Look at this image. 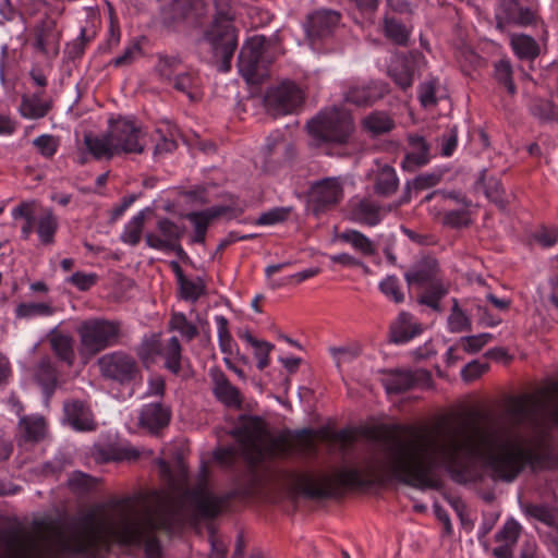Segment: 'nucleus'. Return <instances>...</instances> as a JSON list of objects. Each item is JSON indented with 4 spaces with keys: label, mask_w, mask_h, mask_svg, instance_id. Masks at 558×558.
Here are the masks:
<instances>
[{
    "label": "nucleus",
    "mask_w": 558,
    "mask_h": 558,
    "mask_svg": "<svg viewBox=\"0 0 558 558\" xmlns=\"http://www.w3.org/2000/svg\"><path fill=\"white\" fill-rule=\"evenodd\" d=\"M501 421L460 420L437 430H410L377 437L374 452L362 468H341L335 476L343 486L363 487L397 480L418 489L441 485L438 469L464 478L469 463L480 462L494 481L514 482L526 469L557 464L549 429L558 426V381L536 393L512 397Z\"/></svg>",
    "instance_id": "1"
},
{
    "label": "nucleus",
    "mask_w": 558,
    "mask_h": 558,
    "mask_svg": "<svg viewBox=\"0 0 558 558\" xmlns=\"http://www.w3.org/2000/svg\"><path fill=\"white\" fill-rule=\"evenodd\" d=\"M159 466L166 489L111 499L68 526L52 519H36L25 524L0 518V558L89 556L112 543L144 544L145 558H161L155 537L157 531L170 532L190 517L214 518L227 505L229 496L213 494L205 478L190 490L183 466L175 472L166 462Z\"/></svg>",
    "instance_id": "2"
},
{
    "label": "nucleus",
    "mask_w": 558,
    "mask_h": 558,
    "mask_svg": "<svg viewBox=\"0 0 558 558\" xmlns=\"http://www.w3.org/2000/svg\"><path fill=\"white\" fill-rule=\"evenodd\" d=\"M84 143L95 159L110 160L123 154H142L147 145V134L134 119L118 117L109 120L106 134L85 135Z\"/></svg>",
    "instance_id": "3"
},
{
    "label": "nucleus",
    "mask_w": 558,
    "mask_h": 558,
    "mask_svg": "<svg viewBox=\"0 0 558 558\" xmlns=\"http://www.w3.org/2000/svg\"><path fill=\"white\" fill-rule=\"evenodd\" d=\"M236 436L252 464L277 454L280 447L279 441L269 434L265 422L257 416L244 417L236 428Z\"/></svg>",
    "instance_id": "4"
},
{
    "label": "nucleus",
    "mask_w": 558,
    "mask_h": 558,
    "mask_svg": "<svg viewBox=\"0 0 558 558\" xmlns=\"http://www.w3.org/2000/svg\"><path fill=\"white\" fill-rule=\"evenodd\" d=\"M77 333L80 336L78 353L82 359L89 360L105 349L117 345L122 330L118 322L88 319L80 325Z\"/></svg>",
    "instance_id": "5"
},
{
    "label": "nucleus",
    "mask_w": 558,
    "mask_h": 558,
    "mask_svg": "<svg viewBox=\"0 0 558 558\" xmlns=\"http://www.w3.org/2000/svg\"><path fill=\"white\" fill-rule=\"evenodd\" d=\"M307 130L317 144H344L353 131V121L345 110L332 107L313 118Z\"/></svg>",
    "instance_id": "6"
},
{
    "label": "nucleus",
    "mask_w": 558,
    "mask_h": 558,
    "mask_svg": "<svg viewBox=\"0 0 558 558\" xmlns=\"http://www.w3.org/2000/svg\"><path fill=\"white\" fill-rule=\"evenodd\" d=\"M203 41L210 48L214 59L220 61L219 70L228 72L238 46L231 15L227 12H219L205 31Z\"/></svg>",
    "instance_id": "7"
},
{
    "label": "nucleus",
    "mask_w": 558,
    "mask_h": 558,
    "mask_svg": "<svg viewBox=\"0 0 558 558\" xmlns=\"http://www.w3.org/2000/svg\"><path fill=\"white\" fill-rule=\"evenodd\" d=\"M98 367L104 378L120 385H129L141 375L136 359L122 350L104 354L98 360Z\"/></svg>",
    "instance_id": "8"
},
{
    "label": "nucleus",
    "mask_w": 558,
    "mask_h": 558,
    "mask_svg": "<svg viewBox=\"0 0 558 558\" xmlns=\"http://www.w3.org/2000/svg\"><path fill=\"white\" fill-rule=\"evenodd\" d=\"M266 39L264 36H253L242 47L239 56V71L247 83L257 84L267 74L265 60Z\"/></svg>",
    "instance_id": "9"
},
{
    "label": "nucleus",
    "mask_w": 558,
    "mask_h": 558,
    "mask_svg": "<svg viewBox=\"0 0 558 558\" xmlns=\"http://www.w3.org/2000/svg\"><path fill=\"white\" fill-rule=\"evenodd\" d=\"M184 234V227L177 225L168 218H161L156 223L155 231L145 235L146 244L161 252L183 253L180 241Z\"/></svg>",
    "instance_id": "10"
},
{
    "label": "nucleus",
    "mask_w": 558,
    "mask_h": 558,
    "mask_svg": "<svg viewBox=\"0 0 558 558\" xmlns=\"http://www.w3.org/2000/svg\"><path fill=\"white\" fill-rule=\"evenodd\" d=\"M302 101V90L291 82H284L271 88L265 97L266 108L274 116L291 113Z\"/></svg>",
    "instance_id": "11"
},
{
    "label": "nucleus",
    "mask_w": 558,
    "mask_h": 558,
    "mask_svg": "<svg viewBox=\"0 0 558 558\" xmlns=\"http://www.w3.org/2000/svg\"><path fill=\"white\" fill-rule=\"evenodd\" d=\"M60 36L56 20L46 16L33 29V46L47 57H56L60 49Z\"/></svg>",
    "instance_id": "12"
},
{
    "label": "nucleus",
    "mask_w": 558,
    "mask_h": 558,
    "mask_svg": "<svg viewBox=\"0 0 558 558\" xmlns=\"http://www.w3.org/2000/svg\"><path fill=\"white\" fill-rule=\"evenodd\" d=\"M430 374L424 369L393 371L384 378L387 393H401L414 387L428 386Z\"/></svg>",
    "instance_id": "13"
},
{
    "label": "nucleus",
    "mask_w": 558,
    "mask_h": 558,
    "mask_svg": "<svg viewBox=\"0 0 558 558\" xmlns=\"http://www.w3.org/2000/svg\"><path fill=\"white\" fill-rule=\"evenodd\" d=\"M315 210L338 204L343 197V185L339 178H326L315 182L310 192Z\"/></svg>",
    "instance_id": "14"
},
{
    "label": "nucleus",
    "mask_w": 558,
    "mask_h": 558,
    "mask_svg": "<svg viewBox=\"0 0 558 558\" xmlns=\"http://www.w3.org/2000/svg\"><path fill=\"white\" fill-rule=\"evenodd\" d=\"M170 420L171 409L159 401L146 403L138 411V425L150 434L167 427Z\"/></svg>",
    "instance_id": "15"
},
{
    "label": "nucleus",
    "mask_w": 558,
    "mask_h": 558,
    "mask_svg": "<svg viewBox=\"0 0 558 558\" xmlns=\"http://www.w3.org/2000/svg\"><path fill=\"white\" fill-rule=\"evenodd\" d=\"M389 93V85L383 81H372L364 85H352L344 93V100L356 106H372Z\"/></svg>",
    "instance_id": "16"
},
{
    "label": "nucleus",
    "mask_w": 558,
    "mask_h": 558,
    "mask_svg": "<svg viewBox=\"0 0 558 558\" xmlns=\"http://www.w3.org/2000/svg\"><path fill=\"white\" fill-rule=\"evenodd\" d=\"M498 27L504 25L529 26L536 22V13L522 7L517 0H504L497 14Z\"/></svg>",
    "instance_id": "17"
},
{
    "label": "nucleus",
    "mask_w": 558,
    "mask_h": 558,
    "mask_svg": "<svg viewBox=\"0 0 558 558\" xmlns=\"http://www.w3.org/2000/svg\"><path fill=\"white\" fill-rule=\"evenodd\" d=\"M340 21V14L332 10H318L307 16L304 29L311 39L326 37Z\"/></svg>",
    "instance_id": "18"
},
{
    "label": "nucleus",
    "mask_w": 558,
    "mask_h": 558,
    "mask_svg": "<svg viewBox=\"0 0 558 558\" xmlns=\"http://www.w3.org/2000/svg\"><path fill=\"white\" fill-rule=\"evenodd\" d=\"M51 109L52 100L41 90L32 94H23L17 112L24 119L39 120L45 118Z\"/></svg>",
    "instance_id": "19"
},
{
    "label": "nucleus",
    "mask_w": 558,
    "mask_h": 558,
    "mask_svg": "<svg viewBox=\"0 0 558 558\" xmlns=\"http://www.w3.org/2000/svg\"><path fill=\"white\" fill-rule=\"evenodd\" d=\"M69 425L75 430H93L96 427L89 407L81 400H69L63 404Z\"/></svg>",
    "instance_id": "20"
},
{
    "label": "nucleus",
    "mask_w": 558,
    "mask_h": 558,
    "mask_svg": "<svg viewBox=\"0 0 558 558\" xmlns=\"http://www.w3.org/2000/svg\"><path fill=\"white\" fill-rule=\"evenodd\" d=\"M330 478L328 475L315 476L307 473H295L291 477L293 488L310 497L328 495Z\"/></svg>",
    "instance_id": "21"
},
{
    "label": "nucleus",
    "mask_w": 558,
    "mask_h": 558,
    "mask_svg": "<svg viewBox=\"0 0 558 558\" xmlns=\"http://www.w3.org/2000/svg\"><path fill=\"white\" fill-rule=\"evenodd\" d=\"M439 265L434 258H424L418 262L409 272L405 274V280L409 284H434L441 282L438 278Z\"/></svg>",
    "instance_id": "22"
},
{
    "label": "nucleus",
    "mask_w": 558,
    "mask_h": 558,
    "mask_svg": "<svg viewBox=\"0 0 558 558\" xmlns=\"http://www.w3.org/2000/svg\"><path fill=\"white\" fill-rule=\"evenodd\" d=\"M422 332V327L413 320L411 314L402 312L390 326V339L392 342L407 343Z\"/></svg>",
    "instance_id": "23"
},
{
    "label": "nucleus",
    "mask_w": 558,
    "mask_h": 558,
    "mask_svg": "<svg viewBox=\"0 0 558 558\" xmlns=\"http://www.w3.org/2000/svg\"><path fill=\"white\" fill-rule=\"evenodd\" d=\"M213 378L216 398L229 408H240L242 403L240 391L231 385L225 374L215 372Z\"/></svg>",
    "instance_id": "24"
},
{
    "label": "nucleus",
    "mask_w": 558,
    "mask_h": 558,
    "mask_svg": "<svg viewBox=\"0 0 558 558\" xmlns=\"http://www.w3.org/2000/svg\"><path fill=\"white\" fill-rule=\"evenodd\" d=\"M180 287L182 299L196 302L206 291V284L201 277L189 279L184 276L180 265L177 262L171 263Z\"/></svg>",
    "instance_id": "25"
},
{
    "label": "nucleus",
    "mask_w": 558,
    "mask_h": 558,
    "mask_svg": "<svg viewBox=\"0 0 558 558\" xmlns=\"http://www.w3.org/2000/svg\"><path fill=\"white\" fill-rule=\"evenodd\" d=\"M386 211L375 202L361 199L352 209V218L356 222L374 227L381 221Z\"/></svg>",
    "instance_id": "26"
},
{
    "label": "nucleus",
    "mask_w": 558,
    "mask_h": 558,
    "mask_svg": "<svg viewBox=\"0 0 558 558\" xmlns=\"http://www.w3.org/2000/svg\"><path fill=\"white\" fill-rule=\"evenodd\" d=\"M58 229L59 221L52 210H46L38 218H36L35 231L41 245H53Z\"/></svg>",
    "instance_id": "27"
},
{
    "label": "nucleus",
    "mask_w": 558,
    "mask_h": 558,
    "mask_svg": "<svg viewBox=\"0 0 558 558\" xmlns=\"http://www.w3.org/2000/svg\"><path fill=\"white\" fill-rule=\"evenodd\" d=\"M35 378L43 388L46 402L49 401L57 387V371L50 359H41L35 368Z\"/></svg>",
    "instance_id": "28"
},
{
    "label": "nucleus",
    "mask_w": 558,
    "mask_h": 558,
    "mask_svg": "<svg viewBox=\"0 0 558 558\" xmlns=\"http://www.w3.org/2000/svg\"><path fill=\"white\" fill-rule=\"evenodd\" d=\"M410 144L412 151H409L404 160L402 161L403 169H412L414 167H421L429 160V148L422 136H410Z\"/></svg>",
    "instance_id": "29"
},
{
    "label": "nucleus",
    "mask_w": 558,
    "mask_h": 558,
    "mask_svg": "<svg viewBox=\"0 0 558 558\" xmlns=\"http://www.w3.org/2000/svg\"><path fill=\"white\" fill-rule=\"evenodd\" d=\"M35 201H25L15 206L12 211V218L24 219V223L21 227V238L28 240L33 231L35 230Z\"/></svg>",
    "instance_id": "30"
},
{
    "label": "nucleus",
    "mask_w": 558,
    "mask_h": 558,
    "mask_svg": "<svg viewBox=\"0 0 558 558\" xmlns=\"http://www.w3.org/2000/svg\"><path fill=\"white\" fill-rule=\"evenodd\" d=\"M160 355L165 360V368L174 375H178L182 368V347L177 337H171L162 345Z\"/></svg>",
    "instance_id": "31"
},
{
    "label": "nucleus",
    "mask_w": 558,
    "mask_h": 558,
    "mask_svg": "<svg viewBox=\"0 0 558 558\" xmlns=\"http://www.w3.org/2000/svg\"><path fill=\"white\" fill-rule=\"evenodd\" d=\"M510 46L519 59H535L539 54V46L536 40L524 34H512Z\"/></svg>",
    "instance_id": "32"
},
{
    "label": "nucleus",
    "mask_w": 558,
    "mask_h": 558,
    "mask_svg": "<svg viewBox=\"0 0 558 558\" xmlns=\"http://www.w3.org/2000/svg\"><path fill=\"white\" fill-rule=\"evenodd\" d=\"M339 239L342 242L350 244L355 251L364 256H372L376 253V245L374 242L357 230L348 229L340 233Z\"/></svg>",
    "instance_id": "33"
},
{
    "label": "nucleus",
    "mask_w": 558,
    "mask_h": 558,
    "mask_svg": "<svg viewBox=\"0 0 558 558\" xmlns=\"http://www.w3.org/2000/svg\"><path fill=\"white\" fill-rule=\"evenodd\" d=\"M389 76L401 89L407 90L413 84V71L403 58H397L389 66Z\"/></svg>",
    "instance_id": "34"
},
{
    "label": "nucleus",
    "mask_w": 558,
    "mask_h": 558,
    "mask_svg": "<svg viewBox=\"0 0 558 558\" xmlns=\"http://www.w3.org/2000/svg\"><path fill=\"white\" fill-rule=\"evenodd\" d=\"M399 180L396 170L390 166H384L375 181V192L381 196H389L398 189Z\"/></svg>",
    "instance_id": "35"
},
{
    "label": "nucleus",
    "mask_w": 558,
    "mask_h": 558,
    "mask_svg": "<svg viewBox=\"0 0 558 558\" xmlns=\"http://www.w3.org/2000/svg\"><path fill=\"white\" fill-rule=\"evenodd\" d=\"M161 340L159 333H150L145 336L142 342L136 348V354L141 361L147 365L155 361V357L160 355Z\"/></svg>",
    "instance_id": "36"
},
{
    "label": "nucleus",
    "mask_w": 558,
    "mask_h": 558,
    "mask_svg": "<svg viewBox=\"0 0 558 558\" xmlns=\"http://www.w3.org/2000/svg\"><path fill=\"white\" fill-rule=\"evenodd\" d=\"M145 221V210L138 211L124 226L120 239L123 243L135 246L140 243Z\"/></svg>",
    "instance_id": "37"
},
{
    "label": "nucleus",
    "mask_w": 558,
    "mask_h": 558,
    "mask_svg": "<svg viewBox=\"0 0 558 558\" xmlns=\"http://www.w3.org/2000/svg\"><path fill=\"white\" fill-rule=\"evenodd\" d=\"M226 207L217 206L210 207L201 211H193L186 214V219L192 223L194 231L207 232L209 223L226 213Z\"/></svg>",
    "instance_id": "38"
},
{
    "label": "nucleus",
    "mask_w": 558,
    "mask_h": 558,
    "mask_svg": "<svg viewBox=\"0 0 558 558\" xmlns=\"http://www.w3.org/2000/svg\"><path fill=\"white\" fill-rule=\"evenodd\" d=\"M54 308L50 303L25 302L20 303L15 308V316L21 319L35 317H48L53 315Z\"/></svg>",
    "instance_id": "39"
},
{
    "label": "nucleus",
    "mask_w": 558,
    "mask_h": 558,
    "mask_svg": "<svg viewBox=\"0 0 558 558\" xmlns=\"http://www.w3.org/2000/svg\"><path fill=\"white\" fill-rule=\"evenodd\" d=\"M363 125L367 132L373 135H379L390 132L395 123L386 112L375 111L364 119Z\"/></svg>",
    "instance_id": "40"
},
{
    "label": "nucleus",
    "mask_w": 558,
    "mask_h": 558,
    "mask_svg": "<svg viewBox=\"0 0 558 558\" xmlns=\"http://www.w3.org/2000/svg\"><path fill=\"white\" fill-rule=\"evenodd\" d=\"M20 427L26 440L38 441L46 434V422L41 416H24L20 420Z\"/></svg>",
    "instance_id": "41"
},
{
    "label": "nucleus",
    "mask_w": 558,
    "mask_h": 558,
    "mask_svg": "<svg viewBox=\"0 0 558 558\" xmlns=\"http://www.w3.org/2000/svg\"><path fill=\"white\" fill-rule=\"evenodd\" d=\"M181 68V60L173 56H158L155 73L162 82H172Z\"/></svg>",
    "instance_id": "42"
},
{
    "label": "nucleus",
    "mask_w": 558,
    "mask_h": 558,
    "mask_svg": "<svg viewBox=\"0 0 558 558\" xmlns=\"http://www.w3.org/2000/svg\"><path fill=\"white\" fill-rule=\"evenodd\" d=\"M51 348L57 356L66 362L69 365L73 364L74 350L72 337L63 333H57L50 339Z\"/></svg>",
    "instance_id": "43"
},
{
    "label": "nucleus",
    "mask_w": 558,
    "mask_h": 558,
    "mask_svg": "<svg viewBox=\"0 0 558 558\" xmlns=\"http://www.w3.org/2000/svg\"><path fill=\"white\" fill-rule=\"evenodd\" d=\"M453 305L448 317V329L450 332H463L471 329V319L466 313L459 306L458 300H452Z\"/></svg>",
    "instance_id": "44"
},
{
    "label": "nucleus",
    "mask_w": 558,
    "mask_h": 558,
    "mask_svg": "<svg viewBox=\"0 0 558 558\" xmlns=\"http://www.w3.org/2000/svg\"><path fill=\"white\" fill-rule=\"evenodd\" d=\"M169 329L178 331L186 341L193 340L197 335V327L187 320L183 313H173L169 320Z\"/></svg>",
    "instance_id": "45"
},
{
    "label": "nucleus",
    "mask_w": 558,
    "mask_h": 558,
    "mask_svg": "<svg viewBox=\"0 0 558 558\" xmlns=\"http://www.w3.org/2000/svg\"><path fill=\"white\" fill-rule=\"evenodd\" d=\"M384 31L387 38L392 40L395 44L404 46L409 39V31L399 21L386 17L384 23Z\"/></svg>",
    "instance_id": "46"
},
{
    "label": "nucleus",
    "mask_w": 558,
    "mask_h": 558,
    "mask_svg": "<svg viewBox=\"0 0 558 558\" xmlns=\"http://www.w3.org/2000/svg\"><path fill=\"white\" fill-rule=\"evenodd\" d=\"M448 293V288L442 282L432 284L418 299L421 304H424L434 311H440V300Z\"/></svg>",
    "instance_id": "47"
},
{
    "label": "nucleus",
    "mask_w": 558,
    "mask_h": 558,
    "mask_svg": "<svg viewBox=\"0 0 558 558\" xmlns=\"http://www.w3.org/2000/svg\"><path fill=\"white\" fill-rule=\"evenodd\" d=\"M215 323L217 325L218 343L222 353L232 354L234 341L229 331V322L223 315H216Z\"/></svg>",
    "instance_id": "48"
},
{
    "label": "nucleus",
    "mask_w": 558,
    "mask_h": 558,
    "mask_svg": "<svg viewBox=\"0 0 558 558\" xmlns=\"http://www.w3.org/2000/svg\"><path fill=\"white\" fill-rule=\"evenodd\" d=\"M173 87L189 96L191 100L197 98V77L191 72H180L173 80Z\"/></svg>",
    "instance_id": "49"
},
{
    "label": "nucleus",
    "mask_w": 558,
    "mask_h": 558,
    "mask_svg": "<svg viewBox=\"0 0 558 558\" xmlns=\"http://www.w3.org/2000/svg\"><path fill=\"white\" fill-rule=\"evenodd\" d=\"M97 481L86 473L75 471L68 478L69 488L75 494H85L94 489Z\"/></svg>",
    "instance_id": "50"
},
{
    "label": "nucleus",
    "mask_w": 558,
    "mask_h": 558,
    "mask_svg": "<svg viewBox=\"0 0 558 558\" xmlns=\"http://www.w3.org/2000/svg\"><path fill=\"white\" fill-rule=\"evenodd\" d=\"M33 145L44 158H52L60 146L59 138L51 134H41L33 140Z\"/></svg>",
    "instance_id": "51"
},
{
    "label": "nucleus",
    "mask_w": 558,
    "mask_h": 558,
    "mask_svg": "<svg viewBox=\"0 0 558 558\" xmlns=\"http://www.w3.org/2000/svg\"><path fill=\"white\" fill-rule=\"evenodd\" d=\"M329 352L335 360L338 367L356 360L361 354V347L359 344L347 347H332Z\"/></svg>",
    "instance_id": "52"
},
{
    "label": "nucleus",
    "mask_w": 558,
    "mask_h": 558,
    "mask_svg": "<svg viewBox=\"0 0 558 558\" xmlns=\"http://www.w3.org/2000/svg\"><path fill=\"white\" fill-rule=\"evenodd\" d=\"M495 77L502 84L509 94L515 93V85L512 80V66L509 60H499L495 63Z\"/></svg>",
    "instance_id": "53"
},
{
    "label": "nucleus",
    "mask_w": 558,
    "mask_h": 558,
    "mask_svg": "<svg viewBox=\"0 0 558 558\" xmlns=\"http://www.w3.org/2000/svg\"><path fill=\"white\" fill-rule=\"evenodd\" d=\"M290 207H275L263 213L255 221L257 226H274L283 222L289 217Z\"/></svg>",
    "instance_id": "54"
},
{
    "label": "nucleus",
    "mask_w": 558,
    "mask_h": 558,
    "mask_svg": "<svg viewBox=\"0 0 558 558\" xmlns=\"http://www.w3.org/2000/svg\"><path fill=\"white\" fill-rule=\"evenodd\" d=\"M380 291L396 303L404 301V294L401 291L399 280L396 276H388L379 282Z\"/></svg>",
    "instance_id": "55"
},
{
    "label": "nucleus",
    "mask_w": 558,
    "mask_h": 558,
    "mask_svg": "<svg viewBox=\"0 0 558 558\" xmlns=\"http://www.w3.org/2000/svg\"><path fill=\"white\" fill-rule=\"evenodd\" d=\"M520 524L513 519H510L506 521L502 529L496 534L495 538L497 542H501L513 546L520 536Z\"/></svg>",
    "instance_id": "56"
},
{
    "label": "nucleus",
    "mask_w": 558,
    "mask_h": 558,
    "mask_svg": "<svg viewBox=\"0 0 558 558\" xmlns=\"http://www.w3.org/2000/svg\"><path fill=\"white\" fill-rule=\"evenodd\" d=\"M484 187L486 197L499 205L501 208H505L504 189L500 181L495 178H489L484 181Z\"/></svg>",
    "instance_id": "57"
},
{
    "label": "nucleus",
    "mask_w": 558,
    "mask_h": 558,
    "mask_svg": "<svg viewBox=\"0 0 558 558\" xmlns=\"http://www.w3.org/2000/svg\"><path fill=\"white\" fill-rule=\"evenodd\" d=\"M142 53V46L140 40L135 39L128 45L123 53L112 60L114 66H122L132 63Z\"/></svg>",
    "instance_id": "58"
},
{
    "label": "nucleus",
    "mask_w": 558,
    "mask_h": 558,
    "mask_svg": "<svg viewBox=\"0 0 558 558\" xmlns=\"http://www.w3.org/2000/svg\"><path fill=\"white\" fill-rule=\"evenodd\" d=\"M418 99L425 108L437 104L435 81H425L418 86Z\"/></svg>",
    "instance_id": "59"
},
{
    "label": "nucleus",
    "mask_w": 558,
    "mask_h": 558,
    "mask_svg": "<svg viewBox=\"0 0 558 558\" xmlns=\"http://www.w3.org/2000/svg\"><path fill=\"white\" fill-rule=\"evenodd\" d=\"M66 282L75 286L81 291H86L97 282V275L76 271L66 279Z\"/></svg>",
    "instance_id": "60"
},
{
    "label": "nucleus",
    "mask_w": 558,
    "mask_h": 558,
    "mask_svg": "<svg viewBox=\"0 0 558 558\" xmlns=\"http://www.w3.org/2000/svg\"><path fill=\"white\" fill-rule=\"evenodd\" d=\"M440 180L441 174L438 172L422 173L413 180L412 186L416 191H423L437 185Z\"/></svg>",
    "instance_id": "61"
},
{
    "label": "nucleus",
    "mask_w": 558,
    "mask_h": 558,
    "mask_svg": "<svg viewBox=\"0 0 558 558\" xmlns=\"http://www.w3.org/2000/svg\"><path fill=\"white\" fill-rule=\"evenodd\" d=\"M274 345L267 341L260 340L253 347L254 355L257 359V367L264 369L269 365V353Z\"/></svg>",
    "instance_id": "62"
},
{
    "label": "nucleus",
    "mask_w": 558,
    "mask_h": 558,
    "mask_svg": "<svg viewBox=\"0 0 558 558\" xmlns=\"http://www.w3.org/2000/svg\"><path fill=\"white\" fill-rule=\"evenodd\" d=\"M487 368L488 366L486 364L472 361L462 368L461 376L464 381H473L481 377L487 371Z\"/></svg>",
    "instance_id": "63"
},
{
    "label": "nucleus",
    "mask_w": 558,
    "mask_h": 558,
    "mask_svg": "<svg viewBox=\"0 0 558 558\" xmlns=\"http://www.w3.org/2000/svg\"><path fill=\"white\" fill-rule=\"evenodd\" d=\"M166 390V381L161 375H151L147 379L146 397H162Z\"/></svg>",
    "instance_id": "64"
}]
</instances>
